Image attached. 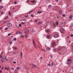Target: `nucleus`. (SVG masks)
<instances>
[{
    "label": "nucleus",
    "instance_id": "obj_1",
    "mask_svg": "<svg viewBox=\"0 0 73 73\" xmlns=\"http://www.w3.org/2000/svg\"><path fill=\"white\" fill-rule=\"evenodd\" d=\"M36 1L34 0L31 1H29V0H27V3L30 5H35L36 4Z\"/></svg>",
    "mask_w": 73,
    "mask_h": 73
},
{
    "label": "nucleus",
    "instance_id": "obj_2",
    "mask_svg": "<svg viewBox=\"0 0 73 73\" xmlns=\"http://www.w3.org/2000/svg\"><path fill=\"white\" fill-rule=\"evenodd\" d=\"M66 22H64V23L61 22L60 24V26L61 27H64V25L66 24Z\"/></svg>",
    "mask_w": 73,
    "mask_h": 73
},
{
    "label": "nucleus",
    "instance_id": "obj_3",
    "mask_svg": "<svg viewBox=\"0 0 73 73\" xmlns=\"http://www.w3.org/2000/svg\"><path fill=\"white\" fill-rule=\"evenodd\" d=\"M67 62L68 64H70L72 62V60L70 59H67Z\"/></svg>",
    "mask_w": 73,
    "mask_h": 73
},
{
    "label": "nucleus",
    "instance_id": "obj_4",
    "mask_svg": "<svg viewBox=\"0 0 73 73\" xmlns=\"http://www.w3.org/2000/svg\"><path fill=\"white\" fill-rule=\"evenodd\" d=\"M60 33H64V32H65V31L64 30V29L62 28L60 30Z\"/></svg>",
    "mask_w": 73,
    "mask_h": 73
},
{
    "label": "nucleus",
    "instance_id": "obj_5",
    "mask_svg": "<svg viewBox=\"0 0 73 73\" xmlns=\"http://www.w3.org/2000/svg\"><path fill=\"white\" fill-rule=\"evenodd\" d=\"M12 25L11 23H8L7 25L8 27H12Z\"/></svg>",
    "mask_w": 73,
    "mask_h": 73
},
{
    "label": "nucleus",
    "instance_id": "obj_6",
    "mask_svg": "<svg viewBox=\"0 0 73 73\" xmlns=\"http://www.w3.org/2000/svg\"><path fill=\"white\" fill-rule=\"evenodd\" d=\"M16 33L17 35H21V34H22V32H20V31H17Z\"/></svg>",
    "mask_w": 73,
    "mask_h": 73
},
{
    "label": "nucleus",
    "instance_id": "obj_7",
    "mask_svg": "<svg viewBox=\"0 0 73 73\" xmlns=\"http://www.w3.org/2000/svg\"><path fill=\"white\" fill-rule=\"evenodd\" d=\"M50 2V1L49 0H46L45 1V3L46 4H49Z\"/></svg>",
    "mask_w": 73,
    "mask_h": 73
},
{
    "label": "nucleus",
    "instance_id": "obj_8",
    "mask_svg": "<svg viewBox=\"0 0 73 73\" xmlns=\"http://www.w3.org/2000/svg\"><path fill=\"white\" fill-rule=\"evenodd\" d=\"M51 25L53 27H56V25L54 24L53 23H52V24H51Z\"/></svg>",
    "mask_w": 73,
    "mask_h": 73
},
{
    "label": "nucleus",
    "instance_id": "obj_9",
    "mask_svg": "<svg viewBox=\"0 0 73 73\" xmlns=\"http://www.w3.org/2000/svg\"><path fill=\"white\" fill-rule=\"evenodd\" d=\"M61 47H60L59 48H58V50L59 51V52L61 51L62 50Z\"/></svg>",
    "mask_w": 73,
    "mask_h": 73
},
{
    "label": "nucleus",
    "instance_id": "obj_10",
    "mask_svg": "<svg viewBox=\"0 0 73 73\" xmlns=\"http://www.w3.org/2000/svg\"><path fill=\"white\" fill-rule=\"evenodd\" d=\"M55 45H56V44L54 42H53L52 44V46L53 47Z\"/></svg>",
    "mask_w": 73,
    "mask_h": 73
},
{
    "label": "nucleus",
    "instance_id": "obj_11",
    "mask_svg": "<svg viewBox=\"0 0 73 73\" xmlns=\"http://www.w3.org/2000/svg\"><path fill=\"white\" fill-rule=\"evenodd\" d=\"M59 14H60V15H61V14L62 13V10H60L59 11Z\"/></svg>",
    "mask_w": 73,
    "mask_h": 73
},
{
    "label": "nucleus",
    "instance_id": "obj_12",
    "mask_svg": "<svg viewBox=\"0 0 73 73\" xmlns=\"http://www.w3.org/2000/svg\"><path fill=\"white\" fill-rule=\"evenodd\" d=\"M54 36L56 38H57V37H58V35L57 34H55L54 35Z\"/></svg>",
    "mask_w": 73,
    "mask_h": 73
},
{
    "label": "nucleus",
    "instance_id": "obj_13",
    "mask_svg": "<svg viewBox=\"0 0 73 73\" xmlns=\"http://www.w3.org/2000/svg\"><path fill=\"white\" fill-rule=\"evenodd\" d=\"M72 18H73V15H70L69 17V19H72Z\"/></svg>",
    "mask_w": 73,
    "mask_h": 73
},
{
    "label": "nucleus",
    "instance_id": "obj_14",
    "mask_svg": "<svg viewBox=\"0 0 73 73\" xmlns=\"http://www.w3.org/2000/svg\"><path fill=\"white\" fill-rule=\"evenodd\" d=\"M62 52L63 53H65L66 52V50L64 49Z\"/></svg>",
    "mask_w": 73,
    "mask_h": 73
},
{
    "label": "nucleus",
    "instance_id": "obj_15",
    "mask_svg": "<svg viewBox=\"0 0 73 73\" xmlns=\"http://www.w3.org/2000/svg\"><path fill=\"white\" fill-rule=\"evenodd\" d=\"M1 61H2V62H4V61H5V60H4V58H3L1 59Z\"/></svg>",
    "mask_w": 73,
    "mask_h": 73
},
{
    "label": "nucleus",
    "instance_id": "obj_16",
    "mask_svg": "<svg viewBox=\"0 0 73 73\" xmlns=\"http://www.w3.org/2000/svg\"><path fill=\"white\" fill-rule=\"evenodd\" d=\"M25 37L26 38H27L28 36V35L27 34H26L25 35Z\"/></svg>",
    "mask_w": 73,
    "mask_h": 73
},
{
    "label": "nucleus",
    "instance_id": "obj_17",
    "mask_svg": "<svg viewBox=\"0 0 73 73\" xmlns=\"http://www.w3.org/2000/svg\"><path fill=\"white\" fill-rule=\"evenodd\" d=\"M33 10L30 11L29 12V14H31L32 13H33Z\"/></svg>",
    "mask_w": 73,
    "mask_h": 73
},
{
    "label": "nucleus",
    "instance_id": "obj_18",
    "mask_svg": "<svg viewBox=\"0 0 73 73\" xmlns=\"http://www.w3.org/2000/svg\"><path fill=\"white\" fill-rule=\"evenodd\" d=\"M46 32L47 33H49L50 32V30L49 29H47L46 30Z\"/></svg>",
    "mask_w": 73,
    "mask_h": 73
},
{
    "label": "nucleus",
    "instance_id": "obj_19",
    "mask_svg": "<svg viewBox=\"0 0 73 73\" xmlns=\"http://www.w3.org/2000/svg\"><path fill=\"white\" fill-rule=\"evenodd\" d=\"M46 49L47 50H50V48L48 47Z\"/></svg>",
    "mask_w": 73,
    "mask_h": 73
},
{
    "label": "nucleus",
    "instance_id": "obj_20",
    "mask_svg": "<svg viewBox=\"0 0 73 73\" xmlns=\"http://www.w3.org/2000/svg\"><path fill=\"white\" fill-rule=\"evenodd\" d=\"M17 70H20V69H21V68H19V67H17Z\"/></svg>",
    "mask_w": 73,
    "mask_h": 73
},
{
    "label": "nucleus",
    "instance_id": "obj_21",
    "mask_svg": "<svg viewBox=\"0 0 73 73\" xmlns=\"http://www.w3.org/2000/svg\"><path fill=\"white\" fill-rule=\"evenodd\" d=\"M32 66V68H33V67H34V68H36V66L35 64H33Z\"/></svg>",
    "mask_w": 73,
    "mask_h": 73
},
{
    "label": "nucleus",
    "instance_id": "obj_22",
    "mask_svg": "<svg viewBox=\"0 0 73 73\" xmlns=\"http://www.w3.org/2000/svg\"><path fill=\"white\" fill-rule=\"evenodd\" d=\"M48 7L49 8H50L52 7V5H50L48 6Z\"/></svg>",
    "mask_w": 73,
    "mask_h": 73
},
{
    "label": "nucleus",
    "instance_id": "obj_23",
    "mask_svg": "<svg viewBox=\"0 0 73 73\" xmlns=\"http://www.w3.org/2000/svg\"><path fill=\"white\" fill-rule=\"evenodd\" d=\"M4 58H5V60H7V61H8L7 60V58H6V56H4Z\"/></svg>",
    "mask_w": 73,
    "mask_h": 73
},
{
    "label": "nucleus",
    "instance_id": "obj_24",
    "mask_svg": "<svg viewBox=\"0 0 73 73\" xmlns=\"http://www.w3.org/2000/svg\"><path fill=\"white\" fill-rule=\"evenodd\" d=\"M50 37V35H48L47 36V38H49Z\"/></svg>",
    "mask_w": 73,
    "mask_h": 73
},
{
    "label": "nucleus",
    "instance_id": "obj_25",
    "mask_svg": "<svg viewBox=\"0 0 73 73\" xmlns=\"http://www.w3.org/2000/svg\"><path fill=\"white\" fill-rule=\"evenodd\" d=\"M41 22H40L39 23H38V25H40V24H42Z\"/></svg>",
    "mask_w": 73,
    "mask_h": 73
},
{
    "label": "nucleus",
    "instance_id": "obj_26",
    "mask_svg": "<svg viewBox=\"0 0 73 73\" xmlns=\"http://www.w3.org/2000/svg\"><path fill=\"white\" fill-rule=\"evenodd\" d=\"M21 57H22V56H23V52H21Z\"/></svg>",
    "mask_w": 73,
    "mask_h": 73
},
{
    "label": "nucleus",
    "instance_id": "obj_27",
    "mask_svg": "<svg viewBox=\"0 0 73 73\" xmlns=\"http://www.w3.org/2000/svg\"><path fill=\"white\" fill-rule=\"evenodd\" d=\"M37 13H39V14H40L41 13V11H38L37 12Z\"/></svg>",
    "mask_w": 73,
    "mask_h": 73
},
{
    "label": "nucleus",
    "instance_id": "obj_28",
    "mask_svg": "<svg viewBox=\"0 0 73 73\" xmlns=\"http://www.w3.org/2000/svg\"><path fill=\"white\" fill-rule=\"evenodd\" d=\"M14 73H17V70H15L14 72Z\"/></svg>",
    "mask_w": 73,
    "mask_h": 73
},
{
    "label": "nucleus",
    "instance_id": "obj_29",
    "mask_svg": "<svg viewBox=\"0 0 73 73\" xmlns=\"http://www.w3.org/2000/svg\"><path fill=\"white\" fill-rule=\"evenodd\" d=\"M21 37H24V35L22 34L21 36Z\"/></svg>",
    "mask_w": 73,
    "mask_h": 73
},
{
    "label": "nucleus",
    "instance_id": "obj_30",
    "mask_svg": "<svg viewBox=\"0 0 73 73\" xmlns=\"http://www.w3.org/2000/svg\"><path fill=\"white\" fill-rule=\"evenodd\" d=\"M31 16L32 17H34V16L32 14H31Z\"/></svg>",
    "mask_w": 73,
    "mask_h": 73
},
{
    "label": "nucleus",
    "instance_id": "obj_31",
    "mask_svg": "<svg viewBox=\"0 0 73 73\" xmlns=\"http://www.w3.org/2000/svg\"><path fill=\"white\" fill-rule=\"evenodd\" d=\"M70 27H73V24H71L70 25Z\"/></svg>",
    "mask_w": 73,
    "mask_h": 73
},
{
    "label": "nucleus",
    "instance_id": "obj_32",
    "mask_svg": "<svg viewBox=\"0 0 73 73\" xmlns=\"http://www.w3.org/2000/svg\"><path fill=\"white\" fill-rule=\"evenodd\" d=\"M25 17H28V15H25Z\"/></svg>",
    "mask_w": 73,
    "mask_h": 73
},
{
    "label": "nucleus",
    "instance_id": "obj_33",
    "mask_svg": "<svg viewBox=\"0 0 73 73\" xmlns=\"http://www.w3.org/2000/svg\"><path fill=\"white\" fill-rule=\"evenodd\" d=\"M25 22H21V24H22L23 25V24H25Z\"/></svg>",
    "mask_w": 73,
    "mask_h": 73
},
{
    "label": "nucleus",
    "instance_id": "obj_34",
    "mask_svg": "<svg viewBox=\"0 0 73 73\" xmlns=\"http://www.w3.org/2000/svg\"><path fill=\"white\" fill-rule=\"evenodd\" d=\"M3 8V6H0V9H1V8Z\"/></svg>",
    "mask_w": 73,
    "mask_h": 73
},
{
    "label": "nucleus",
    "instance_id": "obj_35",
    "mask_svg": "<svg viewBox=\"0 0 73 73\" xmlns=\"http://www.w3.org/2000/svg\"><path fill=\"white\" fill-rule=\"evenodd\" d=\"M11 35V33H9L8 35V36H9Z\"/></svg>",
    "mask_w": 73,
    "mask_h": 73
},
{
    "label": "nucleus",
    "instance_id": "obj_36",
    "mask_svg": "<svg viewBox=\"0 0 73 73\" xmlns=\"http://www.w3.org/2000/svg\"><path fill=\"white\" fill-rule=\"evenodd\" d=\"M35 23H36V22H37V19H35Z\"/></svg>",
    "mask_w": 73,
    "mask_h": 73
},
{
    "label": "nucleus",
    "instance_id": "obj_37",
    "mask_svg": "<svg viewBox=\"0 0 73 73\" xmlns=\"http://www.w3.org/2000/svg\"><path fill=\"white\" fill-rule=\"evenodd\" d=\"M14 49H15V50H17V47H15Z\"/></svg>",
    "mask_w": 73,
    "mask_h": 73
},
{
    "label": "nucleus",
    "instance_id": "obj_38",
    "mask_svg": "<svg viewBox=\"0 0 73 73\" xmlns=\"http://www.w3.org/2000/svg\"><path fill=\"white\" fill-rule=\"evenodd\" d=\"M54 52H56V48H54Z\"/></svg>",
    "mask_w": 73,
    "mask_h": 73
},
{
    "label": "nucleus",
    "instance_id": "obj_39",
    "mask_svg": "<svg viewBox=\"0 0 73 73\" xmlns=\"http://www.w3.org/2000/svg\"><path fill=\"white\" fill-rule=\"evenodd\" d=\"M29 32V31H28L27 32V31H25V33H28Z\"/></svg>",
    "mask_w": 73,
    "mask_h": 73
},
{
    "label": "nucleus",
    "instance_id": "obj_40",
    "mask_svg": "<svg viewBox=\"0 0 73 73\" xmlns=\"http://www.w3.org/2000/svg\"><path fill=\"white\" fill-rule=\"evenodd\" d=\"M14 41H16V38H14Z\"/></svg>",
    "mask_w": 73,
    "mask_h": 73
},
{
    "label": "nucleus",
    "instance_id": "obj_41",
    "mask_svg": "<svg viewBox=\"0 0 73 73\" xmlns=\"http://www.w3.org/2000/svg\"><path fill=\"white\" fill-rule=\"evenodd\" d=\"M8 29V28L6 27L5 28V30H7V29Z\"/></svg>",
    "mask_w": 73,
    "mask_h": 73
},
{
    "label": "nucleus",
    "instance_id": "obj_42",
    "mask_svg": "<svg viewBox=\"0 0 73 73\" xmlns=\"http://www.w3.org/2000/svg\"><path fill=\"white\" fill-rule=\"evenodd\" d=\"M58 22H57L56 23V25H58Z\"/></svg>",
    "mask_w": 73,
    "mask_h": 73
},
{
    "label": "nucleus",
    "instance_id": "obj_43",
    "mask_svg": "<svg viewBox=\"0 0 73 73\" xmlns=\"http://www.w3.org/2000/svg\"><path fill=\"white\" fill-rule=\"evenodd\" d=\"M4 23V24L6 23H7V21H4L3 22Z\"/></svg>",
    "mask_w": 73,
    "mask_h": 73
},
{
    "label": "nucleus",
    "instance_id": "obj_44",
    "mask_svg": "<svg viewBox=\"0 0 73 73\" xmlns=\"http://www.w3.org/2000/svg\"><path fill=\"white\" fill-rule=\"evenodd\" d=\"M68 11L69 12H70L71 11H72V10L70 9L68 10Z\"/></svg>",
    "mask_w": 73,
    "mask_h": 73
},
{
    "label": "nucleus",
    "instance_id": "obj_45",
    "mask_svg": "<svg viewBox=\"0 0 73 73\" xmlns=\"http://www.w3.org/2000/svg\"><path fill=\"white\" fill-rule=\"evenodd\" d=\"M62 16L63 17H65V14H64L62 15Z\"/></svg>",
    "mask_w": 73,
    "mask_h": 73
},
{
    "label": "nucleus",
    "instance_id": "obj_46",
    "mask_svg": "<svg viewBox=\"0 0 73 73\" xmlns=\"http://www.w3.org/2000/svg\"><path fill=\"white\" fill-rule=\"evenodd\" d=\"M3 12H3V11L1 12V14H3Z\"/></svg>",
    "mask_w": 73,
    "mask_h": 73
},
{
    "label": "nucleus",
    "instance_id": "obj_47",
    "mask_svg": "<svg viewBox=\"0 0 73 73\" xmlns=\"http://www.w3.org/2000/svg\"><path fill=\"white\" fill-rule=\"evenodd\" d=\"M34 46L36 48H37V47H36V44H35V45H34Z\"/></svg>",
    "mask_w": 73,
    "mask_h": 73
},
{
    "label": "nucleus",
    "instance_id": "obj_48",
    "mask_svg": "<svg viewBox=\"0 0 73 73\" xmlns=\"http://www.w3.org/2000/svg\"><path fill=\"white\" fill-rule=\"evenodd\" d=\"M14 4H17V2H15L14 3Z\"/></svg>",
    "mask_w": 73,
    "mask_h": 73
},
{
    "label": "nucleus",
    "instance_id": "obj_49",
    "mask_svg": "<svg viewBox=\"0 0 73 73\" xmlns=\"http://www.w3.org/2000/svg\"><path fill=\"white\" fill-rule=\"evenodd\" d=\"M53 62L51 63V65L52 66H53Z\"/></svg>",
    "mask_w": 73,
    "mask_h": 73
},
{
    "label": "nucleus",
    "instance_id": "obj_50",
    "mask_svg": "<svg viewBox=\"0 0 73 73\" xmlns=\"http://www.w3.org/2000/svg\"><path fill=\"white\" fill-rule=\"evenodd\" d=\"M66 2H69V0H66Z\"/></svg>",
    "mask_w": 73,
    "mask_h": 73
},
{
    "label": "nucleus",
    "instance_id": "obj_51",
    "mask_svg": "<svg viewBox=\"0 0 73 73\" xmlns=\"http://www.w3.org/2000/svg\"><path fill=\"white\" fill-rule=\"evenodd\" d=\"M0 58H2V56H1V55H0Z\"/></svg>",
    "mask_w": 73,
    "mask_h": 73
},
{
    "label": "nucleus",
    "instance_id": "obj_52",
    "mask_svg": "<svg viewBox=\"0 0 73 73\" xmlns=\"http://www.w3.org/2000/svg\"><path fill=\"white\" fill-rule=\"evenodd\" d=\"M70 36H71V37H73V34L71 35H70Z\"/></svg>",
    "mask_w": 73,
    "mask_h": 73
},
{
    "label": "nucleus",
    "instance_id": "obj_53",
    "mask_svg": "<svg viewBox=\"0 0 73 73\" xmlns=\"http://www.w3.org/2000/svg\"><path fill=\"white\" fill-rule=\"evenodd\" d=\"M50 57L51 58H52V57H53V56L51 55H50Z\"/></svg>",
    "mask_w": 73,
    "mask_h": 73
},
{
    "label": "nucleus",
    "instance_id": "obj_54",
    "mask_svg": "<svg viewBox=\"0 0 73 73\" xmlns=\"http://www.w3.org/2000/svg\"><path fill=\"white\" fill-rule=\"evenodd\" d=\"M7 18H8V16H7L5 18V19H7Z\"/></svg>",
    "mask_w": 73,
    "mask_h": 73
},
{
    "label": "nucleus",
    "instance_id": "obj_55",
    "mask_svg": "<svg viewBox=\"0 0 73 73\" xmlns=\"http://www.w3.org/2000/svg\"><path fill=\"white\" fill-rule=\"evenodd\" d=\"M41 50H42V51H43L44 52V51H45V50L43 49H42Z\"/></svg>",
    "mask_w": 73,
    "mask_h": 73
},
{
    "label": "nucleus",
    "instance_id": "obj_56",
    "mask_svg": "<svg viewBox=\"0 0 73 73\" xmlns=\"http://www.w3.org/2000/svg\"><path fill=\"white\" fill-rule=\"evenodd\" d=\"M13 63L14 64H16V62H13Z\"/></svg>",
    "mask_w": 73,
    "mask_h": 73
},
{
    "label": "nucleus",
    "instance_id": "obj_57",
    "mask_svg": "<svg viewBox=\"0 0 73 73\" xmlns=\"http://www.w3.org/2000/svg\"><path fill=\"white\" fill-rule=\"evenodd\" d=\"M55 1L56 2H58V0H55Z\"/></svg>",
    "mask_w": 73,
    "mask_h": 73
},
{
    "label": "nucleus",
    "instance_id": "obj_58",
    "mask_svg": "<svg viewBox=\"0 0 73 73\" xmlns=\"http://www.w3.org/2000/svg\"><path fill=\"white\" fill-rule=\"evenodd\" d=\"M19 27H21V24H19Z\"/></svg>",
    "mask_w": 73,
    "mask_h": 73
},
{
    "label": "nucleus",
    "instance_id": "obj_59",
    "mask_svg": "<svg viewBox=\"0 0 73 73\" xmlns=\"http://www.w3.org/2000/svg\"><path fill=\"white\" fill-rule=\"evenodd\" d=\"M11 69H12V70H14V68H11Z\"/></svg>",
    "mask_w": 73,
    "mask_h": 73
},
{
    "label": "nucleus",
    "instance_id": "obj_60",
    "mask_svg": "<svg viewBox=\"0 0 73 73\" xmlns=\"http://www.w3.org/2000/svg\"><path fill=\"white\" fill-rule=\"evenodd\" d=\"M33 43H35V40H33Z\"/></svg>",
    "mask_w": 73,
    "mask_h": 73
},
{
    "label": "nucleus",
    "instance_id": "obj_61",
    "mask_svg": "<svg viewBox=\"0 0 73 73\" xmlns=\"http://www.w3.org/2000/svg\"><path fill=\"white\" fill-rule=\"evenodd\" d=\"M10 44H12V42H11L10 43Z\"/></svg>",
    "mask_w": 73,
    "mask_h": 73
},
{
    "label": "nucleus",
    "instance_id": "obj_62",
    "mask_svg": "<svg viewBox=\"0 0 73 73\" xmlns=\"http://www.w3.org/2000/svg\"><path fill=\"white\" fill-rule=\"evenodd\" d=\"M0 73H2V71L0 70Z\"/></svg>",
    "mask_w": 73,
    "mask_h": 73
},
{
    "label": "nucleus",
    "instance_id": "obj_63",
    "mask_svg": "<svg viewBox=\"0 0 73 73\" xmlns=\"http://www.w3.org/2000/svg\"><path fill=\"white\" fill-rule=\"evenodd\" d=\"M9 15L11 16V13L10 12H9Z\"/></svg>",
    "mask_w": 73,
    "mask_h": 73
},
{
    "label": "nucleus",
    "instance_id": "obj_64",
    "mask_svg": "<svg viewBox=\"0 0 73 73\" xmlns=\"http://www.w3.org/2000/svg\"><path fill=\"white\" fill-rule=\"evenodd\" d=\"M48 65V66H50V64H49Z\"/></svg>",
    "mask_w": 73,
    "mask_h": 73
}]
</instances>
